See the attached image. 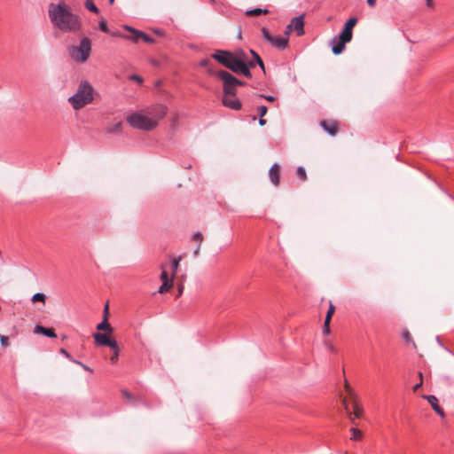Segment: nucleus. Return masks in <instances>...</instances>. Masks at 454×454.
Here are the masks:
<instances>
[{"label":"nucleus","instance_id":"1","mask_svg":"<svg viewBox=\"0 0 454 454\" xmlns=\"http://www.w3.org/2000/svg\"><path fill=\"white\" fill-rule=\"evenodd\" d=\"M49 16L54 27L65 33L77 32L81 29L80 18L71 12L70 7L65 3L51 4Z\"/></svg>","mask_w":454,"mask_h":454},{"label":"nucleus","instance_id":"2","mask_svg":"<svg viewBox=\"0 0 454 454\" xmlns=\"http://www.w3.org/2000/svg\"><path fill=\"white\" fill-rule=\"evenodd\" d=\"M93 95L94 89L92 85L87 81H82L76 92L67 101L74 110H80L93 101Z\"/></svg>","mask_w":454,"mask_h":454},{"label":"nucleus","instance_id":"3","mask_svg":"<svg viewBox=\"0 0 454 454\" xmlns=\"http://www.w3.org/2000/svg\"><path fill=\"white\" fill-rule=\"evenodd\" d=\"M212 58L236 74H242L247 77L252 76L251 72L248 70L247 67L242 63H239V61H238V59L233 57L231 51L217 50L212 55Z\"/></svg>","mask_w":454,"mask_h":454},{"label":"nucleus","instance_id":"4","mask_svg":"<svg viewBox=\"0 0 454 454\" xmlns=\"http://www.w3.org/2000/svg\"><path fill=\"white\" fill-rule=\"evenodd\" d=\"M68 56L76 63H84L90 56L91 41L88 37L81 39L78 45H71L67 49Z\"/></svg>","mask_w":454,"mask_h":454},{"label":"nucleus","instance_id":"5","mask_svg":"<svg viewBox=\"0 0 454 454\" xmlns=\"http://www.w3.org/2000/svg\"><path fill=\"white\" fill-rule=\"evenodd\" d=\"M130 126L143 130H152L158 125V121L140 114H131L127 118Z\"/></svg>","mask_w":454,"mask_h":454},{"label":"nucleus","instance_id":"6","mask_svg":"<svg viewBox=\"0 0 454 454\" xmlns=\"http://www.w3.org/2000/svg\"><path fill=\"white\" fill-rule=\"evenodd\" d=\"M216 74L223 81V95H236L239 79L224 70L218 71Z\"/></svg>","mask_w":454,"mask_h":454},{"label":"nucleus","instance_id":"7","mask_svg":"<svg viewBox=\"0 0 454 454\" xmlns=\"http://www.w3.org/2000/svg\"><path fill=\"white\" fill-rule=\"evenodd\" d=\"M352 31H353L352 28L344 27L342 32L340 35L339 42L335 45H333V49H332L333 52L335 55L340 54L345 48V44L351 41L352 35H353Z\"/></svg>","mask_w":454,"mask_h":454},{"label":"nucleus","instance_id":"8","mask_svg":"<svg viewBox=\"0 0 454 454\" xmlns=\"http://www.w3.org/2000/svg\"><path fill=\"white\" fill-rule=\"evenodd\" d=\"M262 33L263 37L269 41L272 45L278 49H285L287 46L288 43V38L287 37H282V36H273L270 34L267 28L263 27L262 29Z\"/></svg>","mask_w":454,"mask_h":454},{"label":"nucleus","instance_id":"9","mask_svg":"<svg viewBox=\"0 0 454 454\" xmlns=\"http://www.w3.org/2000/svg\"><path fill=\"white\" fill-rule=\"evenodd\" d=\"M124 28L132 33V36H128V39L132 40L134 43H137L140 39L148 43H153L154 40L143 33L142 31L132 28L131 27L125 26Z\"/></svg>","mask_w":454,"mask_h":454},{"label":"nucleus","instance_id":"10","mask_svg":"<svg viewBox=\"0 0 454 454\" xmlns=\"http://www.w3.org/2000/svg\"><path fill=\"white\" fill-rule=\"evenodd\" d=\"M93 338H94L97 345H100V346H108L109 348H114L115 344L117 343L116 340L109 338L105 333H94Z\"/></svg>","mask_w":454,"mask_h":454},{"label":"nucleus","instance_id":"11","mask_svg":"<svg viewBox=\"0 0 454 454\" xmlns=\"http://www.w3.org/2000/svg\"><path fill=\"white\" fill-rule=\"evenodd\" d=\"M235 96L236 95H223L222 100L223 106L233 110H239L241 108V103Z\"/></svg>","mask_w":454,"mask_h":454},{"label":"nucleus","instance_id":"12","mask_svg":"<svg viewBox=\"0 0 454 454\" xmlns=\"http://www.w3.org/2000/svg\"><path fill=\"white\" fill-rule=\"evenodd\" d=\"M320 126L331 136H335L338 133L339 125L334 120L321 121Z\"/></svg>","mask_w":454,"mask_h":454},{"label":"nucleus","instance_id":"13","mask_svg":"<svg viewBox=\"0 0 454 454\" xmlns=\"http://www.w3.org/2000/svg\"><path fill=\"white\" fill-rule=\"evenodd\" d=\"M269 176L271 183L278 186L279 184V176H280V166L278 163L272 165L270 168Z\"/></svg>","mask_w":454,"mask_h":454},{"label":"nucleus","instance_id":"14","mask_svg":"<svg viewBox=\"0 0 454 454\" xmlns=\"http://www.w3.org/2000/svg\"><path fill=\"white\" fill-rule=\"evenodd\" d=\"M423 398L427 400L431 404L433 410L442 418L445 416L443 410L438 404V399L434 395H423Z\"/></svg>","mask_w":454,"mask_h":454},{"label":"nucleus","instance_id":"15","mask_svg":"<svg viewBox=\"0 0 454 454\" xmlns=\"http://www.w3.org/2000/svg\"><path fill=\"white\" fill-rule=\"evenodd\" d=\"M290 25L297 32V35L300 36L304 34V21L301 16L294 18Z\"/></svg>","mask_w":454,"mask_h":454},{"label":"nucleus","instance_id":"16","mask_svg":"<svg viewBox=\"0 0 454 454\" xmlns=\"http://www.w3.org/2000/svg\"><path fill=\"white\" fill-rule=\"evenodd\" d=\"M250 53L252 54V56L254 57V60H250L248 58H247V68H251V67H255V64H258L260 66V67L265 71V68H264V64L261 59V57L253 50L250 51Z\"/></svg>","mask_w":454,"mask_h":454},{"label":"nucleus","instance_id":"17","mask_svg":"<svg viewBox=\"0 0 454 454\" xmlns=\"http://www.w3.org/2000/svg\"><path fill=\"white\" fill-rule=\"evenodd\" d=\"M34 333L36 334H43L50 338H55L57 336L53 329L45 328L42 325H36L34 329Z\"/></svg>","mask_w":454,"mask_h":454},{"label":"nucleus","instance_id":"18","mask_svg":"<svg viewBox=\"0 0 454 454\" xmlns=\"http://www.w3.org/2000/svg\"><path fill=\"white\" fill-rule=\"evenodd\" d=\"M351 401V404L353 407V414L355 418H361L363 415V408L358 403V397L357 398H349Z\"/></svg>","mask_w":454,"mask_h":454},{"label":"nucleus","instance_id":"19","mask_svg":"<svg viewBox=\"0 0 454 454\" xmlns=\"http://www.w3.org/2000/svg\"><path fill=\"white\" fill-rule=\"evenodd\" d=\"M232 55L233 57H235L238 61H239V63H242L243 65H245L246 67H247V55L246 54V52L242 50H239V51H236L234 52H232Z\"/></svg>","mask_w":454,"mask_h":454},{"label":"nucleus","instance_id":"20","mask_svg":"<svg viewBox=\"0 0 454 454\" xmlns=\"http://www.w3.org/2000/svg\"><path fill=\"white\" fill-rule=\"evenodd\" d=\"M167 112H168V108H167V106H165L163 105H159V106H155V108H154L155 116L158 119L163 118L167 114Z\"/></svg>","mask_w":454,"mask_h":454},{"label":"nucleus","instance_id":"21","mask_svg":"<svg viewBox=\"0 0 454 454\" xmlns=\"http://www.w3.org/2000/svg\"><path fill=\"white\" fill-rule=\"evenodd\" d=\"M160 269H161L160 280L162 281V283L174 282L175 278H173V275H171L170 278L168 277V274L165 265H160Z\"/></svg>","mask_w":454,"mask_h":454},{"label":"nucleus","instance_id":"22","mask_svg":"<svg viewBox=\"0 0 454 454\" xmlns=\"http://www.w3.org/2000/svg\"><path fill=\"white\" fill-rule=\"evenodd\" d=\"M97 329L98 331H107L109 333L113 332V328L111 325L108 323L107 318H103V321L97 325Z\"/></svg>","mask_w":454,"mask_h":454},{"label":"nucleus","instance_id":"23","mask_svg":"<svg viewBox=\"0 0 454 454\" xmlns=\"http://www.w3.org/2000/svg\"><path fill=\"white\" fill-rule=\"evenodd\" d=\"M31 301H32L33 303L42 302L43 304H45V302H46V296L43 294L37 293V294L33 295Z\"/></svg>","mask_w":454,"mask_h":454},{"label":"nucleus","instance_id":"24","mask_svg":"<svg viewBox=\"0 0 454 454\" xmlns=\"http://www.w3.org/2000/svg\"><path fill=\"white\" fill-rule=\"evenodd\" d=\"M181 260H182L181 256H179L177 258H174L172 260L171 270H172L173 278H175L176 275V272H177V270H178V267H179V262H180Z\"/></svg>","mask_w":454,"mask_h":454},{"label":"nucleus","instance_id":"25","mask_svg":"<svg viewBox=\"0 0 454 454\" xmlns=\"http://www.w3.org/2000/svg\"><path fill=\"white\" fill-rule=\"evenodd\" d=\"M174 285V282H166L162 283V285L160 286L158 293L160 294H165L168 292Z\"/></svg>","mask_w":454,"mask_h":454},{"label":"nucleus","instance_id":"26","mask_svg":"<svg viewBox=\"0 0 454 454\" xmlns=\"http://www.w3.org/2000/svg\"><path fill=\"white\" fill-rule=\"evenodd\" d=\"M344 388H345L347 394L348 395L349 398H355V399L357 398V395L354 392V390L352 389V387H350V385L348 384L347 380H345V383H344Z\"/></svg>","mask_w":454,"mask_h":454},{"label":"nucleus","instance_id":"27","mask_svg":"<svg viewBox=\"0 0 454 454\" xmlns=\"http://www.w3.org/2000/svg\"><path fill=\"white\" fill-rule=\"evenodd\" d=\"M110 348L113 350V355L110 357V360H111L112 364H115L118 361V356H119L118 344L116 343L114 348Z\"/></svg>","mask_w":454,"mask_h":454},{"label":"nucleus","instance_id":"28","mask_svg":"<svg viewBox=\"0 0 454 454\" xmlns=\"http://www.w3.org/2000/svg\"><path fill=\"white\" fill-rule=\"evenodd\" d=\"M85 7L90 10V12H95V13H98V7L95 5L93 0H86L85 1Z\"/></svg>","mask_w":454,"mask_h":454},{"label":"nucleus","instance_id":"29","mask_svg":"<svg viewBox=\"0 0 454 454\" xmlns=\"http://www.w3.org/2000/svg\"><path fill=\"white\" fill-rule=\"evenodd\" d=\"M121 125H122V122L121 121H118V122L113 124L112 126H109L107 128V130L110 133H117V132H119L121 130Z\"/></svg>","mask_w":454,"mask_h":454},{"label":"nucleus","instance_id":"30","mask_svg":"<svg viewBox=\"0 0 454 454\" xmlns=\"http://www.w3.org/2000/svg\"><path fill=\"white\" fill-rule=\"evenodd\" d=\"M262 13H264V14L268 13V10L267 9L256 8V9H254V10L247 12V14L248 16L260 15V14H262Z\"/></svg>","mask_w":454,"mask_h":454},{"label":"nucleus","instance_id":"31","mask_svg":"<svg viewBox=\"0 0 454 454\" xmlns=\"http://www.w3.org/2000/svg\"><path fill=\"white\" fill-rule=\"evenodd\" d=\"M335 312V307L334 305L333 304L332 301H330L329 303V309H328V311L326 313V317H325V320H328L329 322H331V319H332V317L333 315L334 314Z\"/></svg>","mask_w":454,"mask_h":454},{"label":"nucleus","instance_id":"32","mask_svg":"<svg viewBox=\"0 0 454 454\" xmlns=\"http://www.w3.org/2000/svg\"><path fill=\"white\" fill-rule=\"evenodd\" d=\"M352 433L351 440H359L362 437V432L357 428H351Z\"/></svg>","mask_w":454,"mask_h":454},{"label":"nucleus","instance_id":"33","mask_svg":"<svg viewBox=\"0 0 454 454\" xmlns=\"http://www.w3.org/2000/svg\"><path fill=\"white\" fill-rule=\"evenodd\" d=\"M296 175L302 181H305L307 179L306 171H305V169L302 167H299L297 168Z\"/></svg>","mask_w":454,"mask_h":454},{"label":"nucleus","instance_id":"34","mask_svg":"<svg viewBox=\"0 0 454 454\" xmlns=\"http://www.w3.org/2000/svg\"><path fill=\"white\" fill-rule=\"evenodd\" d=\"M356 23H357V19L353 17L347 20L344 27L353 29Z\"/></svg>","mask_w":454,"mask_h":454},{"label":"nucleus","instance_id":"35","mask_svg":"<svg viewBox=\"0 0 454 454\" xmlns=\"http://www.w3.org/2000/svg\"><path fill=\"white\" fill-rule=\"evenodd\" d=\"M0 343L4 348L9 347L10 346L9 338L5 335L0 334Z\"/></svg>","mask_w":454,"mask_h":454},{"label":"nucleus","instance_id":"36","mask_svg":"<svg viewBox=\"0 0 454 454\" xmlns=\"http://www.w3.org/2000/svg\"><path fill=\"white\" fill-rule=\"evenodd\" d=\"M99 29L105 33H109V29H108L107 23H106V20L103 19L100 20Z\"/></svg>","mask_w":454,"mask_h":454},{"label":"nucleus","instance_id":"37","mask_svg":"<svg viewBox=\"0 0 454 454\" xmlns=\"http://www.w3.org/2000/svg\"><path fill=\"white\" fill-rule=\"evenodd\" d=\"M192 239L196 242H199L200 245L203 241V235L202 233L200 232H196L193 236H192Z\"/></svg>","mask_w":454,"mask_h":454},{"label":"nucleus","instance_id":"38","mask_svg":"<svg viewBox=\"0 0 454 454\" xmlns=\"http://www.w3.org/2000/svg\"><path fill=\"white\" fill-rule=\"evenodd\" d=\"M330 323L328 320H325V323H324V328H323V333L325 334H329L331 330H330Z\"/></svg>","mask_w":454,"mask_h":454},{"label":"nucleus","instance_id":"39","mask_svg":"<svg viewBox=\"0 0 454 454\" xmlns=\"http://www.w3.org/2000/svg\"><path fill=\"white\" fill-rule=\"evenodd\" d=\"M342 403H343V405H344V407H345V410H346L347 413H348V414L349 415V417H350V419H351L352 423H355V422H354V418L352 417V415H351V413H350V411H349V410H348V403H347V398H343Z\"/></svg>","mask_w":454,"mask_h":454},{"label":"nucleus","instance_id":"40","mask_svg":"<svg viewBox=\"0 0 454 454\" xmlns=\"http://www.w3.org/2000/svg\"><path fill=\"white\" fill-rule=\"evenodd\" d=\"M260 117H263L267 114V107L265 106H262L258 109Z\"/></svg>","mask_w":454,"mask_h":454},{"label":"nucleus","instance_id":"41","mask_svg":"<svg viewBox=\"0 0 454 454\" xmlns=\"http://www.w3.org/2000/svg\"><path fill=\"white\" fill-rule=\"evenodd\" d=\"M131 79L136 81V82H137L138 83H142V82H143V78L141 76H139V75H137V74H133L131 76Z\"/></svg>","mask_w":454,"mask_h":454},{"label":"nucleus","instance_id":"42","mask_svg":"<svg viewBox=\"0 0 454 454\" xmlns=\"http://www.w3.org/2000/svg\"><path fill=\"white\" fill-rule=\"evenodd\" d=\"M74 362L75 364H77L81 365V366H82L85 371L92 372V370H91L89 366H87V365L83 364L82 363L78 362V361H74Z\"/></svg>","mask_w":454,"mask_h":454},{"label":"nucleus","instance_id":"43","mask_svg":"<svg viewBox=\"0 0 454 454\" xmlns=\"http://www.w3.org/2000/svg\"><path fill=\"white\" fill-rule=\"evenodd\" d=\"M292 30H293L292 25L289 24L286 27V31H285L286 37H287L289 35V34L291 33Z\"/></svg>","mask_w":454,"mask_h":454},{"label":"nucleus","instance_id":"44","mask_svg":"<svg viewBox=\"0 0 454 454\" xmlns=\"http://www.w3.org/2000/svg\"><path fill=\"white\" fill-rule=\"evenodd\" d=\"M108 309H109V307H108V304H106L104 309V318L108 319Z\"/></svg>","mask_w":454,"mask_h":454},{"label":"nucleus","instance_id":"45","mask_svg":"<svg viewBox=\"0 0 454 454\" xmlns=\"http://www.w3.org/2000/svg\"><path fill=\"white\" fill-rule=\"evenodd\" d=\"M367 4L370 7H374L376 4V0H367Z\"/></svg>","mask_w":454,"mask_h":454},{"label":"nucleus","instance_id":"46","mask_svg":"<svg viewBox=\"0 0 454 454\" xmlns=\"http://www.w3.org/2000/svg\"><path fill=\"white\" fill-rule=\"evenodd\" d=\"M325 345L328 347L330 351H332V352L335 351V348L333 347V345H332V344H330L328 342H325Z\"/></svg>","mask_w":454,"mask_h":454},{"label":"nucleus","instance_id":"47","mask_svg":"<svg viewBox=\"0 0 454 454\" xmlns=\"http://www.w3.org/2000/svg\"><path fill=\"white\" fill-rule=\"evenodd\" d=\"M266 100L273 102L275 100V98L272 96H262Z\"/></svg>","mask_w":454,"mask_h":454},{"label":"nucleus","instance_id":"48","mask_svg":"<svg viewBox=\"0 0 454 454\" xmlns=\"http://www.w3.org/2000/svg\"><path fill=\"white\" fill-rule=\"evenodd\" d=\"M60 352L64 354L67 358H70V354L66 349L61 348Z\"/></svg>","mask_w":454,"mask_h":454},{"label":"nucleus","instance_id":"49","mask_svg":"<svg viewBox=\"0 0 454 454\" xmlns=\"http://www.w3.org/2000/svg\"><path fill=\"white\" fill-rule=\"evenodd\" d=\"M427 5L430 8L434 7V2L433 0H426Z\"/></svg>","mask_w":454,"mask_h":454},{"label":"nucleus","instance_id":"50","mask_svg":"<svg viewBox=\"0 0 454 454\" xmlns=\"http://www.w3.org/2000/svg\"><path fill=\"white\" fill-rule=\"evenodd\" d=\"M200 247H201V245L199 244L198 247L194 250V255L197 256L200 254Z\"/></svg>","mask_w":454,"mask_h":454},{"label":"nucleus","instance_id":"51","mask_svg":"<svg viewBox=\"0 0 454 454\" xmlns=\"http://www.w3.org/2000/svg\"><path fill=\"white\" fill-rule=\"evenodd\" d=\"M422 384H423V382H422V381H420L419 384L415 385V386L413 387V390H414V391H417V390H418V389L422 386Z\"/></svg>","mask_w":454,"mask_h":454},{"label":"nucleus","instance_id":"52","mask_svg":"<svg viewBox=\"0 0 454 454\" xmlns=\"http://www.w3.org/2000/svg\"><path fill=\"white\" fill-rule=\"evenodd\" d=\"M266 123V121L263 119V117H260V120H259V124L261 126H264Z\"/></svg>","mask_w":454,"mask_h":454},{"label":"nucleus","instance_id":"53","mask_svg":"<svg viewBox=\"0 0 454 454\" xmlns=\"http://www.w3.org/2000/svg\"><path fill=\"white\" fill-rule=\"evenodd\" d=\"M184 286L183 285H180L178 286V295H181L183 294Z\"/></svg>","mask_w":454,"mask_h":454},{"label":"nucleus","instance_id":"54","mask_svg":"<svg viewBox=\"0 0 454 454\" xmlns=\"http://www.w3.org/2000/svg\"><path fill=\"white\" fill-rule=\"evenodd\" d=\"M208 62H209L208 59H204V60L201 61L200 65L203 66V67H206V66H207Z\"/></svg>","mask_w":454,"mask_h":454},{"label":"nucleus","instance_id":"55","mask_svg":"<svg viewBox=\"0 0 454 454\" xmlns=\"http://www.w3.org/2000/svg\"><path fill=\"white\" fill-rule=\"evenodd\" d=\"M122 394L127 397V398H130L131 397V395L128 392V391H122Z\"/></svg>","mask_w":454,"mask_h":454},{"label":"nucleus","instance_id":"56","mask_svg":"<svg viewBox=\"0 0 454 454\" xmlns=\"http://www.w3.org/2000/svg\"><path fill=\"white\" fill-rule=\"evenodd\" d=\"M419 378H420V381L423 382V375L421 372L419 373Z\"/></svg>","mask_w":454,"mask_h":454},{"label":"nucleus","instance_id":"57","mask_svg":"<svg viewBox=\"0 0 454 454\" xmlns=\"http://www.w3.org/2000/svg\"><path fill=\"white\" fill-rule=\"evenodd\" d=\"M243 85H244V82L239 80L238 86H243Z\"/></svg>","mask_w":454,"mask_h":454},{"label":"nucleus","instance_id":"58","mask_svg":"<svg viewBox=\"0 0 454 454\" xmlns=\"http://www.w3.org/2000/svg\"><path fill=\"white\" fill-rule=\"evenodd\" d=\"M176 118H174V119H173V125H175V124H176Z\"/></svg>","mask_w":454,"mask_h":454},{"label":"nucleus","instance_id":"59","mask_svg":"<svg viewBox=\"0 0 454 454\" xmlns=\"http://www.w3.org/2000/svg\"><path fill=\"white\" fill-rule=\"evenodd\" d=\"M110 4H113L114 2V0H109Z\"/></svg>","mask_w":454,"mask_h":454}]
</instances>
